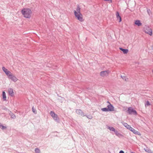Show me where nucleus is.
Segmentation results:
<instances>
[{
	"mask_svg": "<svg viewBox=\"0 0 153 153\" xmlns=\"http://www.w3.org/2000/svg\"><path fill=\"white\" fill-rule=\"evenodd\" d=\"M21 12L24 17L27 18H30L32 14L31 10L28 8H24L22 9Z\"/></svg>",
	"mask_w": 153,
	"mask_h": 153,
	"instance_id": "f257e3e1",
	"label": "nucleus"
},
{
	"mask_svg": "<svg viewBox=\"0 0 153 153\" xmlns=\"http://www.w3.org/2000/svg\"><path fill=\"white\" fill-rule=\"evenodd\" d=\"M74 12L76 18L78 20L81 22L84 21V20L83 19V16L81 13H77L75 10H74Z\"/></svg>",
	"mask_w": 153,
	"mask_h": 153,
	"instance_id": "f03ea898",
	"label": "nucleus"
},
{
	"mask_svg": "<svg viewBox=\"0 0 153 153\" xmlns=\"http://www.w3.org/2000/svg\"><path fill=\"white\" fill-rule=\"evenodd\" d=\"M144 30L145 33L148 34L150 36H152V29L149 27L146 26L144 29Z\"/></svg>",
	"mask_w": 153,
	"mask_h": 153,
	"instance_id": "7ed1b4c3",
	"label": "nucleus"
},
{
	"mask_svg": "<svg viewBox=\"0 0 153 153\" xmlns=\"http://www.w3.org/2000/svg\"><path fill=\"white\" fill-rule=\"evenodd\" d=\"M7 76L9 79L14 82H16L18 80V79L14 75L11 73Z\"/></svg>",
	"mask_w": 153,
	"mask_h": 153,
	"instance_id": "20e7f679",
	"label": "nucleus"
},
{
	"mask_svg": "<svg viewBox=\"0 0 153 153\" xmlns=\"http://www.w3.org/2000/svg\"><path fill=\"white\" fill-rule=\"evenodd\" d=\"M50 114L54 120L56 121H58L59 118L58 117V115L55 114L53 111H51L50 112Z\"/></svg>",
	"mask_w": 153,
	"mask_h": 153,
	"instance_id": "39448f33",
	"label": "nucleus"
},
{
	"mask_svg": "<svg viewBox=\"0 0 153 153\" xmlns=\"http://www.w3.org/2000/svg\"><path fill=\"white\" fill-rule=\"evenodd\" d=\"M128 113L130 114H133L137 115V112L135 110H134L131 107H129L128 109Z\"/></svg>",
	"mask_w": 153,
	"mask_h": 153,
	"instance_id": "423d86ee",
	"label": "nucleus"
},
{
	"mask_svg": "<svg viewBox=\"0 0 153 153\" xmlns=\"http://www.w3.org/2000/svg\"><path fill=\"white\" fill-rule=\"evenodd\" d=\"M109 73L108 71H102L100 73V75L102 77H105L108 75Z\"/></svg>",
	"mask_w": 153,
	"mask_h": 153,
	"instance_id": "0eeeda50",
	"label": "nucleus"
},
{
	"mask_svg": "<svg viewBox=\"0 0 153 153\" xmlns=\"http://www.w3.org/2000/svg\"><path fill=\"white\" fill-rule=\"evenodd\" d=\"M2 70L5 72L6 74L8 76L11 73L10 71H8L7 69L5 67H2Z\"/></svg>",
	"mask_w": 153,
	"mask_h": 153,
	"instance_id": "6e6552de",
	"label": "nucleus"
},
{
	"mask_svg": "<svg viewBox=\"0 0 153 153\" xmlns=\"http://www.w3.org/2000/svg\"><path fill=\"white\" fill-rule=\"evenodd\" d=\"M107 103H109V105H108L107 106L108 109V111H114V107L113 106V105L111 104L110 102L108 101L107 102Z\"/></svg>",
	"mask_w": 153,
	"mask_h": 153,
	"instance_id": "1a4fd4ad",
	"label": "nucleus"
},
{
	"mask_svg": "<svg viewBox=\"0 0 153 153\" xmlns=\"http://www.w3.org/2000/svg\"><path fill=\"white\" fill-rule=\"evenodd\" d=\"M130 131L133 132L135 134L138 135H141L140 132L136 131L132 128H131Z\"/></svg>",
	"mask_w": 153,
	"mask_h": 153,
	"instance_id": "9d476101",
	"label": "nucleus"
},
{
	"mask_svg": "<svg viewBox=\"0 0 153 153\" xmlns=\"http://www.w3.org/2000/svg\"><path fill=\"white\" fill-rule=\"evenodd\" d=\"M76 112L77 114L81 116H85L83 112L80 109H77L76 110Z\"/></svg>",
	"mask_w": 153,
	"mask_h": 153,
	"instance_id": "9b49d317",
	"label": "nucleus"
},
{
	"mask_svg": "<svg viewBox=\"0 0 153 153\" xmlns=\"http://www.w3.org/2000/svg\"><path fill=\"white\" fill-rule=\"evenodd\" d=\"M8 92L10 95L13 97L14 95L13 90L11 88H9L8 89Z\"/></svg>",
	"mask_w": 153,
	"mask_h": 153,
	"instance_id": "f8f14e48",
	"label": "nucleus"
},
{
	"mask_svg": "<svg viewBox=\"0 0 153 153\" xmlns=\"http://www.w3.org/2000/svg\"><path fill=\"white\" fill-rule=\"evenodd\" d=\"M134 24L138 26H140L142 25V23L140 22V21L136 20L135 21Z\"/></svg>",
	"mask_w": 153,
	"mask_h": 153,
	"instance_id": "ddd939ff",
	"label": "nucleus"
},
{
	"mask_svg": "<svg viewBox=\"0 0 153 153\" xmlns=\"http://www.w3.org/2000/svg\"><path fill=\"white\" fill-rule=\"evenodd\" d=\"M123 124L125 127L129 130H130L132 128L130 125H128L126 123H124Z\"/></svg>",
	"mask_w": 153,
	"mask_h": 153,
	"instance_id": "4468645a",
	"label": "nucleus"
},
{
	"mask_svg": "<svg viewBox=\"0 0 153 153\" xmlns=\"http://www.w3.org/2000/svg\"><path fill=\"white\" fill-rule=\"evenodd\" d=\"M116 17L117 19H119V22H120L121 21V17L119 15V12L118 11L116 12Z\"/></svg>",
	"mask_w": 153,
	"mask_h": 153,
	"instance_id": "2eb2a0df",
	"label": "nucleus"
},
{
	"mask_svg": "<svg viewBox=\"0 0 153 153\" xmlns=\"http://www.w3.org/2000/svg\"><path fill=\"white\" fill-rule=\"evenodd\" d=\"M145 151L149 153H153V152L148 147H146V148H144Z\"/></svg>",
	"mask_w": 153,
	"mask_h": 153,
	"instance_id": "dca6fc26",
	"label": "nucleus"
},
{
	"mask_svg": "<svg viewBox=\"0 0 153 153\" xmlns=\"http://www.w3.org/2000/svg\"><path fill=\"white\" fill-rule=\"evenodd\" d=\"M120 50L123 51L124 54H126L128 52V50L127 49H124L122 48H120Z\"/></svg>",
	"mask_w": 153,
	"mask_h": 153,
	"instance_id": "f3484780",
	"label": "nucleus"
},
{
	"mask_svg": "<svg viewBox=\"0 0 153 153\" xmlns=\"http://www.w3.org/2000/svg\"><path fill=\"white\" fill-rule=\"evenodd\" d=\"M80 7L79 5H77V8L76 9V10H75V11L77 13H80Z\"/></svg>",
	"mask_w": 153,
	"mask_h": 153,
	"instance_id": "a211bd4d",
	"label": "nucleus"
},
{
	"mask_svg": "<svg viewBox=\"0 0 153 153\" xmlns=\"http://www.w3.org/2000/svg\"><path fill=\"white\" fill-rule=\"evenodd\" d=\"M3 100L4 101H5L6 100V97L5 93L4 91L2 92Z\"/></svg>",
	"mask_w": 153,
	"mask_h": 153,
	"instance_id": "6ab92c4d",
	"label": "nucleus"
},
{
	"mask_svg": "<svg viewBox=\"0 0 153 153\" xmlns=\"http://www.w3.org/2000/svg\"><path fill=\"white\" fill-rule=\"evenodd\" d=\"M115 134L117 136L120 137H122L123 136V135L121 134L120 133L118 132L117 131H116L115 132Z\"/></svg>",
	"mask_w": 153,
	"mask_h": 153,
	"instance_id": "aec40b11",
	"label": "nucleus"
},
{
	"mask_svg": "<svg viewBox=\"0 0 153 153\" xmlns=\"http://www.w3.org/2000/svg\"><path fill=\"white\" fill-rule=\"evenodd\" d=\"M108 128L110 130L114 131V132L116 131L114 128L113 127H111L108 126Z\"/></svg>",
	"mask_w": 153,
	"mask_h": 153,
	"instance_id": "412c9836",
	"label": "nucleus"
},
{
	"mask_svg": "<svg viewBox=\"0 0 153 153\" xmlns=\"http://www.w3.org/2000/svg\"><path fill=\"white\" fill-rule=\"evenodd\" d=\"M0 128L4 130L6 128V127L4 126L1 123H0Z\"/></svg>",
	"mask_w": 153,
	"mask_h": 153,
	"instance_id": "4be33fe9",
	"label": "nucleus"
},
{
	"mask_svg": "<svg viewBox=\"0 0 153 153\" xmlns=\"http://www.w3.org/2000/svg\"><path fill=\"white\" fill-rule=\"evenodd\" d=\"M150 105L151 104L148 101H147L146 103L145 104V107Z\"/></svg>",
	"mask_w": 153,
	"mask_h": 153,
	"instance_id": "5701e85b",
	"label": "nucleus"
},
{
	"mask_svg": "<svg viewBox=\"0 0 153 153\" xmlns=\"http://www.w3.org/2000/svg\"><path fill=\"white\" fill-rule=\"evenodd\" d=\"M32 111L35 114H36L37 113V111L35 108L33 107L32 108Z\"/></svg>",
	"mask_w": 153,
	"mask_h": 153,
	"instance_id": "b1692460",
	"label": "nucleus"
},
{
	"mask_svg": "<svg viewBox=\"0 0 153 153\" xmlns=\"http://www.w3.org/2000/svg\"><path fill=\"white\" fill-rule=\"evenodd\" d=\"M121 77L124 80H125L126 81H127L128 80V78L126 77L125 76H121Z\"/></svg>",
	"mask_w": 153,
	"mask_h": 153,
	"instance_id": "393cba45",
	"label": "nucleus"
},
{
	"mask_svg": "<svg viewBox=\"0 0 153 153\" xmlns=\"http://www.w3.org/2000/svg\"><path fill=\"white\" fill-rule=\"evenodd\" d=\"M103 111H109L108 108H103L101 109Z\"/></svg>",
	"mask_w": 153,
	"mask_h": 153,
	"instance_id": "a878e982",
	"label": "nucleus"
},
{
	"mask_svg": "<svg viewBox=\"0 0 153 153\" xmlns=\"http://www.w3.org/2000/svg\"><path fill=\"white\" fill-rule=\"evenodd\" d=\"M35 151L36 153H40V150L38 148L36 149H35Z\"/></svg>",
	"mask_w": 153,
	"mask_h": 153,
	"instance_id": "bb28decb",
	"label": "nucleus"
},
{
	"mask_svg": "<svg viewBox=\"0 0 153 153\" xmlns=\"http://www.w3.org/2000/svg\"><path fill=\"white\" fill-rule=\"evenodd\" d=\"M11 117L13 119H15L16 118L15 115L13 113H11L10 114Z\"/></svg>",
	"mask_w": 153,
	"mask_h": 153,
	"instance_id": "cd10ccee",
	"label": "nucleus"
},
{
	"mask_svg": "<svg viewBox=\"0 0 153 153\" xmlns=\"http://www.w3.org/2000/svg\"><path fill=\"white\" fill-rule=\"evenodd\" d=\"M87 117L88 118L90 119H91L92 118V117L91 116H87Z\"/></svg>",
	"mask_w": 153,
	"mask_h": 153,
	"instance_id": "c85d7f7f",
	"label": "nucleus"
},
{
	"mask_svg": "<svg viewBox=\"0 0 153 153\" xmlns=\"http://www.w3.org/2000/svg\"><path fill=\"white\" fill-rule=\"evenodd\" d=\"M119 153H124V152L123 151L121 150L120 152Z\"/></svg>",
	"mask_w": 153,
	"mask_h": 153,
	"instance_id": "c756f323",
	"label": "nucleus"
},
{
	"mask_svg": "<svg viewBox=\"0 0 153 153\" xmlns=\"http://www.w3.org/2000/svg\"><path fill=\"white\" fill-rule=\"evenodd\" d=\"M149 11H150V10H149H149H147V11H148V13H149Z\"/></svg>",
	"mask_w": 153,
	"mask_h": 153,
	"instance_id": "7c9ffc66",
	"label": "nucleus"
},
{
	"mask_svg": "<svg viewBox=\"0 0 153 153\" xmlns=\"http://www.w3.org/2000/svg\"><path fill=\"white\" fill-rule=\"evenodd\" d=\"M152 72H153V71H152Z\"/></svg>",
	"mask_w": 153,
	"mask_h": 153,
	"instance_id": "2f4dec72",
	"label": "nucleus"
}]
</instances>
